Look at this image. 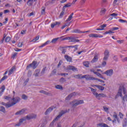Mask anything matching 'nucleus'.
I'll use <instances>...</instances> for the list:
<instances>
[{"label":"nucleus","mask_w":127,"mask_h":127,"mask_svg":"<svg viewBox=\"0 0 127 127\" xmlns=\"http://www.w3.org/2000/svg\"><path fill=\"white\" fill-rule=\"evenodd\" d=\"M116 97H122V102H127V83L119 86Z\"/></svg>","instance_id":"obj_1"},{"label":"nucleus","mask_w":127,"mask_h":127,"mask_svg":"<svg viewBox=\"0 0 127 127\" xmlns=\"http://www.w3.org/2000/svg\"><path fill=\"white\" fill-rule=\"evenodd\" d=\"M12 102L11 103H4L3 102H0V105L2 106H5V108H8L10 107L14 106L17 103H18L20 101V98L19 97H14V95L13 96L12 98H11Z\"/></svg>","instance_id":"obj_2"},{"label":"nucleus","mask_w":127,"mask_h":127,"mask_svg":"<svg viewBox=\"0 0 127 127\" xmlns=\"http://www.w3.org/2000/svg\"><path fill=\"white\" fill-rule=\"evenodd\" d=\"M69 111H70V109H68V111H67V110H62L60 112L59 115L50 124V127H54V123H55V122H56V121H58V120H59V119H60V118H61L63 116V115H64V114H66V113H68Z\"/></svg>","instance_id":"obj_3"},{"label":"nucleus","mask_w":127,"mask_h":127,"mask_svg":"<svg viewBox=\"0 0 127 127\" xmlns=\"http://www.w3.org/2000/svg\"><path fill=\"white\" fill-rule=\"evenodd\" d=\"M74 78L76 79H85L86 81H89L90 80V75L85 74L82 75V74H75L73 76Z\"/></svg>","instance_id":"obj_4"},{"label":"nucleus","mask_w":127,"mask_h":127,"mask_svg":"<svg viewBox=\"0 0 127 127\" xmlns=\"http://www.w3.org/2000/svg\"><path fill=\"white\" fill-rule=\"evenodd\" d=\"M32 119H36V115L32 114L30 115H28L26 116V118H23L19 120V122L22 124L23 122L26 121V120H32Z\"/></svg>","instance_id":"obj_5"},{"label":"nucleus","mask_w":127,"mask_h":127,"mask_svg":"<svg viewBox=\"0 0 127 127\" xmlns=\"http://www.w3.org/2000/svg\"><path fill=\"white\" fill-rule=\"evenodd\" d=\"M82 104H84V100H73L72 102V107H77L78 105H82Z\"/></svg>","instance_id":"obj_6"},{"label":"nucleus","mask_w":127,"mask_h":127,"mask_svg":"<svg viewBox=\"0 0 127 127\" xmlns=\"http://www.w3.org/2000/svg\"><path fill=\"white\" fill-rule=\"evenodd\" d=\"M110 57V51L108 50H106L104 52V57L103 59V61H107Z\"/></svg>","instance_id":"obj_7"},{"label":"nucleus","mask_w":127,"mask_h":127,"mask_svg":"<svg viewBox=\"0 0 127 127\" xmlns=\"http://www.w3.org/2000/svg\"><path fill=\"white\" fill-rule=\"evenodd\" d=\"M30 67L33 68V69L36 68V67H37V62L34 61L32 64L28 65L26 67L27 70H28V68H30Z\"/></svg>","instance_id":"obj_8"},{"label":"nucleus","mask_w":127,"mask_h":127,"mask_svg":"<svg viewBox=\"0 0 127 127\" xmlns=\"http://www.w3.org/2000/svg\"><path fill=\"white\" fill-rule=\"evenodd\" d=\"M103 74H105L108 77H112V76H113V74H114V70L112 69H110L104 72Z\"/></svg>","instance_id":"obj_9"},{"label":"nucleus","mask_w":127,"mask_h":127,"mask_svg":"<svg viewBox=\"0 0 127 127\" xmlns=\"http://www.w3.org/2000/svg\"><path fill=\"white\" fill-rule=\"evenodd\" d=\"M89 81H99V82H101V83H105L104 80H101L97 77H94L92 75H90Z\"/></svg>","instance_id":"obj_10"},{"label":"nucleus","mask_w":127,"mask_h":127,"mask_svg":"<svg viewBox=\"0 0 127 127\" xmlns=\"http://www.w3.org/2000/svg\"><path fill=\"white\" fill-rule=\"evenodd\" d=\"M25 111H26V109H23L18 112H17L15 115V116H20V115H23V114H24V113H25Z\"/></svg>","instance_id":"obj_11"},{"label":"nucleus","mask_w":127,"mask_h":127,"mask_svg":"<svg viewBox=\"0 0 127 127\" xmlns=\"http://www.w3.org/2000/svg\"><path fill=\"white\" fill-rule=\"evenodd\" d=\"M98 59H99V55L98 54H96L94 57V58L91 61V63H95V62H97V61H98Z\"/></svg>","instance_id":"obj_12"},{"label":"nucleus","mask_w":127,"mask_h":127,"mask_svg":"<svg viewBox=\"0 0 127 127\" xmlns=\"http://www.w3.org/2000/svg\"><path fill=\"white\" fill-rule=\"evenodd\" d=\"M89 88L91 89V91L93 95H94V96H95V98H96L97 96L98 95V93L97 92V89H94L92 87H89Z\"/></svg>","instance_id":"obj_13"},{"label":"nucleus","mask_w":127,"mask_h":127,"mask_svg":"<svg viewBox=\"0 0 127 127\" xmlns=\"http://www.w3.org/2000/svg\"><path fill=\"white\" fill-rule=\"evenodd\" d=\"M89 37H94L95 38L99 37L100 38H102L103 37V35H99L97 34H90L89 35Z\"/></svg>","instance_id":"obj_14"},{"label":"nucleus","mask_w":127,"mask_h":127,"mask_svg":"<svg viewBox=\"0 0 127 127\" xmlns=\"http://www.w3.org/2000/svg\"><path fill=\"white\" fill-rule=\"evenodd\" d=\"M39 93H41V94H44V95H46L47 96H52V94H51V93L45 91L43 90H40L39 91Z\"/></svg>","instance_id":"obj_15"},{"label":"nucleus","mask_w":127,"mask_h":127,"mask_svg":"<svg viewBox=\"0 0 127 127\" xmlns=\"http://www.w3.org/2000/svg\"><path fill=\"white\" fill-rule=\"evenodd\" d=\"M67 70H72V71H76L77 70V68L75 67V66L73 65H68L67 66Z\"/></svg>","instance_id":"obj_16"},{"label":"nucleus","mask_w":127,"mask_h":127,"mask_svg":"<svg viewBox=\"0 0 127 127\" xmlns=\"http://www.w3.org/2000/svg\"><path fill=\"white\" fill-rule=\"evenodd\" d=\"M75 95H76V93L75 92L70 94L68 96H67L65 98V100H66L67 101L69 100H70L71 98H72V97H73V96H75Z\"/></svg>","instance_id":"obj_17"},{"label":"nucleus","mask_w":127,"mask_h":127,"mask_svg":"<svg viewBox=\"0 0 127 127\" xmlns=\"http://www.w3.org/2000/svg\"><path fill=\"white\" fill-rule=\"evenodd\" d=\"M101 97H106V95L104 93H99L96 96V99L97 100H101Z\"/></svg>","instance_id":"obj_18"},{"label":"nucleus","mask_w":127,"mask_h":127,"mask_svg":"<svg viewBox=\"0 0 127 127\" xmlns=\"http://www.w3.org/2000/svg\"><path fill=\"white\" fill-rule=\"evenodd\" d=\"M52 111H53V108H51V107H49L45 112V114L46 115H48V114H49V113H51V112H52Z\"/></svg>","instance_id":"obj_19"},{"label":"nucleus","mask_w":127,"mask_h":127,"mask_svg":"<svg viewBox=\"0 0 127 127\" xmlns=\"http://www.w3.org/2000/svg\"><path fill=\"white\" fill-rule=\"evenodd\" d=\"M70 42H74V43H76V42H79L80 41L78 39H76L75 38H74L73 37H70Z\"/></svg>","instance_id":"obj_20"},{"label":"nucleus","mask_w":127,"mask_h":127,"mask_svg":"<svg viewBox=\"0 0 127 127\" xmlns=\"http://www.w3.org/2000/svg\"><path fill=\"white\" fill-rule=\"evenodd\" d=\"M15 70V66H12L11 69L9 70V73L8 75H11L13 72H14V70Z\"/></svg>","instance_id":"obj_21"},{"label":"nucleus","mask_w":127,"mask_h":127,"mask_svg":"<svg viewBox=\"0 0 127 127\" xmlns=\"http://www.w3.org/2000/svg\"><path fill=\"white\" fill-rule=\"evenodd\" d=\"M0 90H1V91H0V97L2 95V93L4 92V90H5V86L4 85H3L0 88Z\"/></svg>","instance_id":"obj_22"},{"label":"nucleus","mask_w":127,"mask_h":127,"mask_svg":"<svg viewBox=\"0 0 127 127\" xmlns=\"http://www.w3.org/2000/svg\"><path fill=\"white\" fill-rule=\"evenodd\" d=\"M39 73H40V69H36L34 75L35 76V77H38L39 76Z\"/></svg>","instance_id":"obj_23"},{"label":"nucleus","mask_w":127,"mask_h":127,"mask_svg":"<svg viewBox=\"0 0 127 127\" xmlns=\"http://www.w3.org/2000/svg\"><path fill=\"white\" fill-rule=\"evenodd\" d=\"M65 59H66V60L68 62H71V61H72V58L69 57L68 55H65L64 56Z\"/></svg>","instance_id":"obj_24"},{"label":"nucleus","mask_w":127,"mask_h":127,"mask_svg":"<svg viewBox=\"0 0 127 127\" xmlns=\"http://www.w3.org/2000/svg\"><path fill=\"white\" fill-rule=\"evenodd\" d=\"M62 37H64V36H62L60 38H56L53 39L52 41L51 42V43H53V44H55L56 43V42H57V41L58 40V39H59V38H62Z\"/></svg>","instance_id":"obj_25"},{"label":"nucleus","mask_w":127,"mask_h":127,"mask_svg":"<svg viewBox=\"0 0 127 127\" xmlns=\"http://www.w3.org/2000/svg\"><path fill=\"white\" fill-rule=\"evenodd\" d=\"M3 99L4 100H6V101H9V103H10V100L11 101V97H9V96H3Z\"/></svg>","instance_id":"obj_26"},{"label":"nucleus","mask_w":127,"mask_h":127,"mask_svg":"<svg viewBox=\"0 0 127 127\" xmlns=\"http://www.w3.org/2000/svg\"><path fill=\"white\" fill-rule=\"evenodd\" d=\"M47 71V67L45 66L42 70L41 72V75H44L45 74V71Z\"/></svg>","instance_id":"obj_27"},{"label":"nucleus","mask_w":127,"mask_h":127,"mask_svg":"<svg viewBox=\"0 0 127 127\" xmlns=\"http://www.w3.org/2000/svg\"><path fill=\"white\" fill-rule=\"evenodd\" d=\"M50 43H51L50 41L48 40L47 42H46L45 43L42 44L41 46H40L39 47V48H41V47H44V46H45V45H47L48 44H49Z\"/></svg>","instance_id":"obj_28"},{"label":"nucleus","mask_w":127,"mask_h":127,"mask_svg":"<svg viewBox=\"0 0 127 127\" xmlns=\"http://www.w3.org/2000/svg\"><path fill=\"white\" fill-rule=\"evenodd\" d=\"M65 13V8H63V11L61 12V13L60 14L59 18H62L63 17V15H64V14Z\"/></svg>","instance_id":"obj_29"},{"label":"nucleus","mask_w":127,"mask_h":127,"mask_svg":"<svg viewBox=\"0 0 127 127\" xmlns=\"http://www.w3.org/2000/svg\"><path fill=\"white\" fill-rule=\"evenodd\" d=\"M60 24V23L59 22H56L55 23H53V24H51V26L52 28H54V27L56 25H59Z\"/></svg>","instance_id":"obj_30"},{"label":"nucleus","mask_w":127,"mask_h":127,"mask_svg":"<svg viewBox=\"0 0 127 127\" xmlns=\"http://www.w3.org/2000/svg\"><path fill=\"white\" fill-rule=\"evenodd\" d=\"M60 24V23L59 22H56L55 23H53V24H51V26L52 28H54V27L56 25H59Z\"/></svg>","instance_id":"obj_31"},{"label":"nucleus","mask_w":127,"mask_h":127,"mask_svg":"<svg viewBox=\"0 0 127 127\" xmlns=\"http://www.w3.org/2000/svg\"><path fill=\"white\" fill-rule=\"evenodd\" d=\"M0 112L5 114V108L2 106H0Z\"/></svg>","instance_id":"obj_32"},{"label":"nucleus","mask_w":127,"mask_h":127,"mask_svg":"<svg viewBox=\"0 0 127 127\" xmlns=\"http://www.w3.org/2000/svg\"><path fill=\"white\" fill-rule=\"evenodd\" d=\"M113 118L117 120V121L119 124H120V123H121V121H120V119H119V118H118V115H117V114L115 113V114L113 115Z\"/></svg>","instance_id":"obj_33"},{"label":"nucleus","mask_w":127,"mask_h":127,"mask_svg":"<svg viewBox=\"0 0 127 127\" xmlns=\"http://www.w3.org/2000/svg\"><path fill=\"white\" fill-rule=\"evenodd\" d=\"M96 88H98V89H99L101 91H104V90L105 89V87H104L103 86H102L101 85H96Z\"/></svg>","instance_id":"obj_34"},{"label":"nucleus","mask_w":127,"mask_h":127,"mask_svg":"<svg viewBox=\"0 0 127 127\" xmlns=\"http://www.w3.org/2000/svg\"><path fill=\"white\" fill-rule=\"evenodd\" d=\"M56 89H57L58 90H63V87H62L60 85H57L55 86Z\"/></svg>","instance_id":"obj_35"},{"label":"nucleus","mask_w":127,"mask_h":127,"mask_svg":"<svg viewBox=\"0 0 127 127\" xmlns=\"http://www.w3.org/2000/svg\"><path fill=\"white\" fill-rule=\"evenodd\" d=\"M27 4H28V5H29V6L32 5V4H33V0H28Z\"/></svg>","instance_id":"obj_36"},{"label":"nucleus","mask_w":127,"mask_h":127,"mask_svg":"<svg viewBox=\"0 0 127 127\" xmlns=\"http://www.w3.org/2000/svg\"><path fill=\"white\" fill-rule=\"evenodd\" d=\"M72 32L74 33H82L83 32L80 31L79 29H75L73 30Z\"/></svg>","instance_id":"obj_37"},{"label":"nucleus","mask_w":127,"mask_h":127,"mask_svg":"<svg viewBox=\"0 0 127 127\" xmlns=\"http://www.w3.org/2000/svg\"><path fill=\"white\" fill-rule=\"evenodd\" d=\"M127 119H125L123 122V127H126L127 126V114L126 115Z\"/></svg>","instance_id":"obj_38"},{"label":"nucleus","mask_w":127,"mask_h":127,"mask_svg":"<svg viewBox=\"0 0 127 127\" xmlns=\"http://www.w3.org/2000/svg\"><path fill=\"white\" fill-rule=\"evenodd\" d=\"M89 64H90V63H89V62H83V65L85 67H89Z\"/></svg>","instance_id":"obj_39"},{"label":"nucleus","mask_w":127,"mask_h":127,"mask_svg":"<svg viewBox=\"0 0 127 127\" xmlns=\"http://www.w3.org/2000/svg\"><path fill=\"white\" fill-rule=\"evenodd\" d=\"M112 33H115V32L112 31V30H109L108 31H106L104 34H112Z\"/></svg>","instance_id":"obj_40"},{"label":"nucleus","mask_w":127,"mask_h":127,"mask_svg":"<svg viewBox=\"0 0 127 127\" xmlns=\"http://www.w3.org/2000/svg\"><path fill=\"white\" fill-rule=\"evenodd\" d=\"M60 82L61 83H64V82H66V79L65 78H64V77H62L60 79Z\"/></svg>","instance_id":"obj_41"},{"label":"nucleus","mask_w":127,"mask_h":127,"mask_svg":"<svg viewBox=\"0 0 127 127\" xmlns=\"http://www.w3.org/2000/svg\"><path fill=\"white\" fill-rule=\"evenodd\" d=\"M28 97H27V96H26L25 94H23L22 95V99H23V100H27V98Z\"/></svg>","instance_id":"obj_42"},{"label":"nucleus","mask_w":127,"mask_h":127,"mask_svg":"<svg viewBox=\"0 0 127 127\" xmlns=\"http://www.w3.org/2000/svg\"><path fill=\"white\" fill-rule=\"evenodd\" d=\"M71 39V37H65L64 38H63L62 39V41H64V40H70Z\"/></svg>","instance_id":"obj_43"},{"label":"nucleus","mask_w":127,"mask_h":127,"mask_svg":"<svg viewBox=\"0 0 127 127\" xmlns=\"http://www.w3.org/2000/svg\"><path fill=\"white\" fill-rule=\"evenodd\" d=\"M10 40H11V38L10 37H7L5 39V42H9V41H10Z\"/></svg>","instance_id":"obj_44"},{"label":"nucleus","mask_w":127,"mask_h":127,"mask_svg":"<svg viewBox=\"0 0 127 127\" xmlns=\"http://www.w3.org/2000/svg\"><path fill=\"white\" fill-rule=\"evenodd\" d=\"M72 18H73V16L69 15L68 18L66 19V21H70L72 20Z\"/></svg>","instance_id":"obj_45"},{"label":"nucleus","mask_w":127,"mask_h":127,"mask_svg":"<svg viewBox=\"0 0 127 127\" xmlns=\"http://www.w3.org/2000/svg\"><path fill=\"white\" fill-rule=\"evenodd\" d=\"M41 14H45V8L44 7L42 8Z\"/></svg>","instance_id":"obj_46"},{"label":"nucleus","mask_w":127,"mask_h":127,"mask_svg":"<svg viewBox=\"0 0 127 127\" xmlns=\"http://www.w3.org/2000/svg\"><path fill=\"white\" fill-rule=\"evenodd\" d=\"M110 15L111 16H113V17H117V16H118V15H119V14L118 13H113L110 14Z\"/></svg>","instance_id":"obj_47"},{"label":"nucleus","mask_w":127,"mask_h":127,"mask_svg":"<svg viewBox=\"0 0 127 127\" xmlns=\"http://www.w3.org/2000/svg\"><path fill=\"white\" fill-rule=\"evenodd\" d=\"M124 42H125V40H117V43H119V44H122V43H124Z\"/></svg>","instance_id":"obj_48"},{"label":"nucleus","mask_w":127,"mask_h":127,"mask_svg":"<svg viewBox=\"0 0 127 127\" xmlns=\"http://www.w3.org/2000/svg\"><path fill=\"white\" fill-rule=\"evenodd\" d=\"M119 21L120 22H121L122 23H124L125 22H127V20H124V19H120L119 20Z\"/></svg>","instance_id":"obj_49"},{"label":"nucleus","mask_w":127,"mask_h":127,"mask_svg":"<svg viewBox=\"0 0 127 127\" xmlns=\"http://www.w3.org/2000/svg\"><path fill=\"white\" fill-rule=\"evenodd\" d=\"M97 76L99 77V78H101V79H104V80H106V78H105V77H104V76H103V75H102V74H101L100 73H99L98 75Z\"/></svg>","instance_id":"obj_50"},{"label":"nucleus","mask_w":127,"mask_h":127,"mask_svg":"<svg viewBox=\"0 0 127 127\" xmlns=\"http://www.w3.org/2000/svg\"><path fill=\"white\" fill-rule=\"evenodd\" d=\"M22 45H23V42H21L18 43V47H22Z\"/></svg>","instance_id":"obj_51"},{"label":"nucleus","mask_w":127,"mask_h":127,"mask_svg":"<svg viewBox=\"0 0 127 127\" xmlns=\"http://www.w3.org/2000/svg\"><path fill=\"white\" fill-rule=\"evenodd\" d=\"M32 74V71H30V70H29V71L28 72V74H27L28 77H31Z\"/></svg>","instance_id":"obj_52"},{"label":"nucleus","mask_w":127,"mask_h":127,"mask_svg":"<svg viewBox=\"0 0 127 127\" xmlns=\"http://www.w3.org/2000/svg\"><path fill=\"white\" fill-rule=\"evenodd\" d=\"M106 61H103L102 65L103 67H105V66H106V65H107V62H106Z\"/></svg>","instance_id":"obj_53"},{"label":"nucleus","mask_w":127,"mask_h":127,"mask_svg":"<svg viewBox=\"0 0 127 127\" xmlns=\"http://www.w3.org/2000/svg\"><path fill=\"white\" fill-rule=\"evenodd\" d=\"M103 109H104V110L105 111V112H108L109 111V108H108L106 106H104Z\"/></svg>","instance_id":"obj_54"},{"label":"nucleus","mask_w":127,"mask_h":127,"mask_svg":"<svg viewBox=\"0 0 127 127\" xmlns=\"http://www.w3.org/2000/svg\"><path fill=\"white\" fill-rule=\"evenodd\" d=\"M69 6H71V4H70V3H68V4H65L63 8H64V7H69Z\"/></svg>","instance_id":"obj_55"},{"label":"nucleus","mask_w":127,"mask_h":127,"mask_svg":"<svg viewBox=\"0 0 127 127\" xmlns=\"http://www.w3.org/2000/svg\"><path fill=\"white\" fill-rule=\"evenodd\" d=\"M106 9H102L101 12L102 13V14H104L106 12Z\"/></svg>","instance_id":"obj_56"},{"label":"nucleus","mask_w":127,"mask_h":127,"mask_svg":"<svg viewBox=\"0 0 127 127\" xmlns=\"http://www.w3.org/2000/svg\"><path fill=\"white\" fill-rule=\"evenodd\" d=\"M16 55H17V53H15L12 56V58H13V59H14V58H15V56H16Z\"/></svg>","instance_id":"obj_57"},{"label":"nucleus","mask_w":127,"mask_h":127,"mask_svg":"<svg viewBox=\"0 0 127 127\" xmlns=\"http://www.w3.org/2000/svg\"><path fill=\"white\" fill-rule=\"evenodd\" d=\"M7 78V76L5 75L1 79V81H3L4 80H5V79H6Z\"/></svg>","instance_id":"obj_58"},{"label":"nucleus","mask_w":127,"mask_h":127,"mask_svg":"<svg viewBox=\"0 0 127 127\" xmlns=\"http://www.w3.org/2000/svg\"><path fill=\"white\" fill-rule=\"evenodd\" d=\"M119 116L120 117V119H123V117H124V114H122V113H119Z\"/></svg>","instance_id":"obj_59"},{"label":"nucleus","mask_w":127,"mask_h":127,"mask_svg":"<svg viewBox=\"0 0 127 127\" xmlns=\"http://www.w3.org/2000/svg\"><path fill=\"white\" fill-rule=\"evenodd\" d=\"M119 29V27H114L112 29V30L115 31V30H118Z\"/></svg>","instance_id":"obj_60"},{"label":"nucleus","mask_w":127,"mask_h":127,"mask_svg":"<svg viewBox=\"0 0 127 127\" xmlns=\"http://www.w3.org/2000/svg\"><path fill=\"white\" fill-rule=\"evenodd\" d=\"M57 72V70L56 69H54L53 71H52V73L54 75H55L56 74Z\"/></svg>","instance_id":"obj_61"},{"label":"nucleus","mask_w":127,"mask_h":127,"mask_svg":"<svg viewBox=\"0 0 127 127\" xmlns=\"http://www.w3.org/2000/svg\"><path fill=\"white\" fill-rule=\"evenodd\" d=\"M60 75H61V76H64V77H65V76L68 75V73H61Z\"/></svg>","instance_id":"obj_62"},{"label":"nucleus","mask_w":127,"mask_h":127,"mask_svg":"<svg viewBox=\"0 0 127 127\" xmlns=\"http://www.w3.org/2000/svg\"><path fill=\"white\" fill-rule=\"evenodd\" d=\"M4 13H7L8 12H9V10L6 9L3 11Z\"/></svg>","instance_id":"obj_63"},{"label":"nucleus","mask_w":127,"mask_h":127,"mask_svg":"<svg viewBox=\"0 0 127 127\" xmlns=\"http://www.w3.org/2000/svg\"><path fill=\"white\" fill-rule=\"evenodd\" d=\"M103 127H110L106 124H103Z\"/></svg>","instance_id":"obj_64"}]
</instances>
